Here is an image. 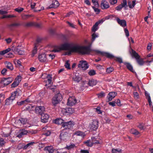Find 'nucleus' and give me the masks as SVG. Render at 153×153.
I'll return each mask as SVG.
<instances>
[{
    "label": "nucleus",
    "mask_w": 153,
    "mask_h": 153,
    "mask_svg": "<svg viewBox=\"0 0 153 153\" xmlns=\"http://www.w3.org/2000/svg\"><path fill=\"white\" fill-rule=\"evenodd\" d=\"M62 50H68L66 55H70L72 53H78L82 54H89L90 52V49L88 46H81L78 45H74L72 43H65L62 45Z\"/></svg>",
    "instance_id": "nucleus-1"
},
{
    "label": "nucleus",
    "mask_w": 153,
    "mask_h": 153,
    "mask_svg": "<svg viewBox=\"0 0 153 153\" xmlns=\"http://www.w3.org/2000/svg\"><path fill=\"white\" fill-rule=\"evenodd\" d=\"M54 123L57 124H62V126L66 129L72 128L75 124L74 122L72 121H67V120H63L61 118L56 119L54 120Z\"/></svg>",
    "instance_id": "nucleus-2"
},
{
    "label": "nucleus",
    "mask_w": 153,
    "mask_h": 153,
    "mask_svg": "<svg viewBox=\"0 0 153 153\" xmlns=\"http://www.w3.org/2000/svg\"><path fill=\"white\" fill-rule=\"evenodd\" d=\"M130 53L132 56L134 57L136 59L137 62L140 65H143L145 63L143 59L140 58V56L133 49H131V52Z\"/></svg>",
    "instance_id": "nucleus-3"
},
{
    "label": "nucleus",
    "mask_w": 153,
    "mask_h": 153,
    "mask_svg": "<svg viewBox=\"0 0 153 153\" xmlns=\"http://www.w3.org/2000/svg\"><path fill=\"white\" fill-rule=\"evenodd\" d=\"M13 80V79L11 77L3 78L0 82V86L2 87H5L11 83Z\"/></svg>",
    "instance_id": "nucleus-4"
},
{
    "label": "nucleus",
    "mask_w": 153,
    "mask_h": 153,
    "mask_svg": "<svg viewBox=\"0 0 153 153\" xmlns=\"http://www.w3.org/2000/svg\"><path fill=\"white\" fill-rule=\"evenodd\" d=\"M70 136L69 132H67V130H63L60 133L59 137L61 140H64L69 139Z\"/></svg>",
    "instance_id": "nucleus-5"
},
{
    "label": "nucleus",
    "mask_w": 153,
    "mask_h": 153,
    "mask_svg": "<svg viewBox=\"0 0 153 153\" xmlns=\"http://www.w3.org/2000/svg\"><path fill=\"white\" fill-rule=\"evenodd\" d=\"M78 67L83 70H86L88 68V66L87 62L85 61L82 60L79 62Z\"/></svg>",
    "instance_id": "nucleus-6"
},
{
    "label": "nucleus",
    "mask_w": 153,
    "mask_h": 153,
    "mask_svg": "<svg viewBox=\"0 0 153 153\" xmlns=\"http://www.w3.org/2000/svg\"><path fill=\"white\" fill-rule=\"evenodd\" d=\"M12 50L14 52H16L19 55H22L24 54L22 47L21 46H18L17 47H13Z\"/></svg>",
    "instance_id": "nucleus-7"
},
{
    "label": "nucleus",
    "mask_w": 153,
    "mask_h": 153,
    "mask_svg": "<svg viewBox=\"0 0 153 153\" xmlns=\"http://www.w3.org/2000/svg\"><path fill=\"white\" fill-rule=\"evenodd\" d=\"M98 122L96 120H94L92 123L89 126L90 129L91 130H95L98 128Z\"/></svg>",
    "instance_id": "nucleus-8"
},
{
    "label": "nucleus",
    "mask_w": 153,
    "mask_h": 153,
    "mask_svg": "<svg viewBox=\"0 0 153 153\" xmlns=\"http://www.w3.org/2000/svg\"><path fill=\"white\" fill-rule=\"evenodd\" d=\"M46 78L47 80L45 81L46 83L45 85L47 87V88H49V87L52 85L53 84V83L52 82V78L51 75L50 74L47 75L46 77Z\"/></svg>",
    "instance_id": "nucleus-9"
},
{
    "label": "nucleus",
    "mask_w": 153,
    "mask_h": 153,
    "mask_svg": "<svg viewBox=\"0 0 153 153\" xmlns=\"http://www.w3.org/2000/svg\"><path fill=\"white\" fill-rule=\"evenodd\" d=\"M76 100L74 97H70L68 99L67 105L72 106L74 105L76 103Z\"/></svg>",
    "instance_id": "nucleus-10"
},
{
    "label": "nucleus",
    "mask_w": 153,
    "mask_h": 153,
    "mask_svg": "<svg viewBox=\"0 0 153 153\" xmlns=\"http://www.w3.org/2000/svg\"><path fill=\"white\" fill-rule=\"evenodd\" d=\"M38 58L40 62H46L48 61L46 55L45 53L39 54Z\"/></svg>",
    "instance_id": "nucleus-11"
},
{
    "label": "nucleus",
    "mask_w": 153,
    "mask_h": 153,
    "mask_svg": "<svg viewBox=\"0 0 153 153\" xmlns=\"http://www.w3.org/2000/svg\"><path fill=\"white\" fill-rule=\"evenodd\" d=\"M41 115V120L42 122L44 123H45L48 122L49 117V115L44 113H42Z\"/></svg>",
    "instance_id": "nucleus-12"
},
{
    "label": "nucleus",
    "mask_w": 153,
    "mask_h": 153,
    "mask_svg": "<svg viewBox=\"0 0 153 153\" xmlns=\"http://www.w3.org/2000/svg\"><path fill=\"white\" fill-rule=\"evenodd\" d=\"M21 77L20 76H18L15 80V81L11 85V87L12 88H15L17 86L21 81Z\"/></svg>",
    "instance_id": "nucleus-13"
},
{
    "label": "nucleus",
    "mask_w": 153,
    "mask_h": 153,
    "mask_svg": "<svg viewBox=\"0 0 153 153\" xmlns=\"http://www.w3.org/2000/svg\"><path fill=\"white\" fill-rule=\"evenodd\" d=\"M117 95V93L115 92H109L108 96H107L108 101H111Z\"/></svg>",
    "instance_id": "nucleus-14"
},
{
    "label": "nucleus",
    "mask_w": 153,
    "mask_h": 153,
    "mask_svg": "<svg viewBox=\"0 0 153 153\" xmlns=\"http://www.w3.org/2000/svg\"><path fill=\"white\" fill-rule=\"evenodd\" d=\"M96 52L97 53H98L100 54L103 56H105L109 58H112L114 57L113 55L109 53H104L103 52L100 51H96Z\"/></svg>",
    "instance_id": "nucleus-15"
},
{
    "label": "nucleus",
    "mask_w": 153,
    "mask_h": 153,
    "mask_svg": "<svg viewBox=\"0 0 153 153\" xmlns=\"http://www.w3.org/2000/svg\"><path fill=\"white\" fill-rule=\"evenodd\" d=\"M101 7L102 9H106L109 7V4L107 1L103 0L102 1L101 4Z\"/></svg>",
    "instance_id": "nucleus-16"
},
{
    "label": "nucleus",
    "mask_w": 153,
    "mask_h": 153,
    "mask_svg": "<svg viewBox=\"0 0 153 153\" xmlns=\"http://www.w3.org/2000/svg\"><path fill=\"white\" fill-rule=\"evenodd\" d=\"M118 23L121 26L124 27L126 26V21L124 20H120L119 18L117 19Z\"/></svg>",
    "instance_id": "nucleus-17"
},
{
    "label": "nucleus",
    "mask_w": 153,
    "mask_h": 153,
    "mask_svg": "<svg viewBox=\"0 0 153 153\" xmlns=\"http://www.w3.org/2000/svg\"><path fill=\"white\" fill-rule=\"evenodd\" d=\"M59 5V4L58 1L56 0H53L52 4L49 6V8L57 7Z\"/></svg>",
    "instance_id": "nucleus-18"
},
{
    "label": "nucleus",
    "mask_w": 153,
    "mask_h": 153,
    "mask_svg": "<svg viewBox=\"0 0 153 153\" xmlns=\"http://www.w3.org/2000/svg\"><path fill=\"white\" fill-rule=\"evenodd\" d=\"M44 150L48 153H53L54 149L52 146H47L45 147Z\"/></svg>",
    "instance_id": "nucleus-19"
},
{
    "label": "nucleus",
    "mask_w": 153,
    "mask_h": 153,
    "mask_svg": "<svg viewBox=\"0 0 153 153\" xmlns=\"http://www.w3.org/2000/svg\"><path fill=\"white\" fill-rule=\"evenodd\" d=\"M127 4V2L123 1L122 3L116 7V10L119 11L121 10L123 7H126Z\"/></svg>",
    "instance_id": "nucleus-20"
},
{
    "label": "nucleus",
    "mask_w": 153,
    "mask_h": 153,
    "mask_svg": "<svg viewBox=\"0 0 153 153\" xmlns=\"http://www.w3.org/2000/svg\"><path fill=\"white\" fill-rule=\"evenodd\" d=\"M92 142H91L90 144L87 145V146H89L91 147L94 144H97L100 143L99 141L95 139V137H93L91 138Z\"/></svg>",
    "instance_id": "nucleus-21"
},
{
    "label": "nucleus",
    "mask_w": 153,
    "mask_h": 153,
    "mask_svg": "<svg viewBox=\"0 0 153 153\" xmlns=\"http://www.w3.org/2000/svg\"><path fill=\"white\" fill-rule=\"evenodd\" d=\"M6 67L11 71H12L13 69V66L11 63L10 62L6 61L4 62Z\"/></svg>",
    "instance_id": "nucleus-22"
},
{
    "label": "nucleus",
    "mask_w": 153,
    "mask_h": 153,
    "mask_svg": "<svg viewBox=\"0 0 153 153\" xmlns=\"http://www.w3.org/2000/svg\"><path fill=\"white\" fill-rule=\"evenodd\" d=\"M124 64L126 66L127 68L129 71L132 72H134V71L133 70V67L130 63L124 62Z\"/></svg>",
    "instance_id": "nucleus-23"
},
{
    "label": "nucleus",
    "mask_w": 153,
    "mask_h": 153,
    "mask_svg": "<svg viewBox=\"0 0 153 153\" xmlns=\"http://www.w3.org/2000/svg\"><path fill=\"white\" fill-rule=\"evenodd\" d=\"M27 122V120L26 119L21 118L17 121V123H21L23 125L26 124Z\"/></svg>",
    "instance_id": "nucleus-24"
},
{
    "label": "nucleus",
    "mask_w": 153,
    "mask_h": 153,
    "mask_svg": "<svg viewBox=\"0 0 153 153\" xmlns=\"http://www.w3.org/2000/svg\"><path fill=\"white\" fill-rule=\"evenodd\" d=\"M27 131L25 129L20 130V133L17 135V137L19 138H20L22 137L23 135L27 134Z\"/></svg>",
    "instance_id": "nucleus-25"
},
{
    "label": "nucleus",
    "mask_w": 153,
    "mask_h": 153,
    "mask_svg": "<svg viewBox=\"0 0 153 153\" xmlns=\"http://www.w3.org/2000/svg\"><path fill=\"white\" fill-rule=\"evenodd\" d=\"M81 78L80 76L78 75V74L76 73L75 76L73 77L74 80L77 82H79L81 80Z\"/></svg>",
    "instance_id": "nucleus-26"
},
{
    "label": "nucleus",
    "mask_w": 153,
    "mask_h": 153,
    "mask_svg": "<svg viewBox=\"0 0 153 153\" xmlns=\"http://www.w3.org/2000/svg\"><path fill=\"white\" fill-rule=\"evenodd\" d=\"M76 148V147L75 144L72 143H71L69 145H67L65 148L68 150H71Z\"/></svg>",
    "instance_id": "nucleus-27"
},
{
    "label": "nucleus",
    "mask_w": 153,
    "mask_h": 153,
    "mask_svg": "<svg viewBox=\"0 0 153 153\" xmlns=\"http://www.w3.org/2000/svg\"><path fill=\"white\" fill-rule=\"evenodd\" d=\"M19 94L17 91H15L11 94V96L10 97L12 100H14L16 97H17L19 96Z\"/></svg>",
    "instance_id": "nucleus-28"
},
{
    "label": "nucleus",
    "mask_w": 153,
    "mask_h": 153,
    "mask_svg": "<svg viewBox=\"0 0 153 153\" xmlns=\"http://www.w3.org/2000/svg\"><path fill=\"white\" fill-rule=\"evenodd\" d=\"M53 97L56 98V100H58L60 102L62 100V94L59 93L55 94Z\"/></svg>",
    "instance_id": "nucleus-29"
},
{
    "label": "nucleus",
    "mask_w": 153,
    "mask_h": 153,
    "mask_svg": "<svg viewBox=\"0 0 153 153\" xmlns=\"http://www.w3.org/2000/svg\"><path fill=\"white\" fill-rule=\"evenodd\" d=\"M84 134L83 132L80 131H75L73 134V136L76 135L77 136H84Z\"/></svg>",
    "instance_id": "nucleus-30"
},
{
    "label": "nucleus",
    "mask_w": 153,
    "mask_h": 153,
    "mask_svg": "<svg viewBox=\"0 0 153 153\" xmlns=\"http://www.w3.org/2000/svg\"><path fill=\"white\" fill-rule=\"evenodd\" d=\"M97 83V81L94 79H92L90 80L88 83V85L91 86H93L95 85Z\"/></svg>",
    "instance_id": "nucleus-31"
},
{
    "label": "nucleus",
    "mask_w": 153,
    "mask_h": 153,
    "mask_svg": "<svg viewBox=\"0 0 153 153\" xmlns=\"http://www.w3.org/2000/svg\"><path fill=\"white\" fill-rule=\"evenodd\" d=\"M37 44H36L34 45V48L32 51V54H31V56L32 57H33L37 53Z\"/></svg>",
    "instance_id": "nucleus-32"
},
{
    "label": "nucleus",
    "mask_w": 153,
    "mask_h": 153,
    "mask_svg": "<svg viewBox=\"0 0 153 153\" xmlns=\"http://www.w3.org/2000/svg\"><path fill=\"white\" fill-rule=\"evenodd\" d=\"M74 112V109L71 108H69L66 109L65 112L69 114H71Z\"/></svg>",
    "instance_id": "nucleus-33"
},
{
    "label": "nucleus",
    "mask_w": 153,
    "mask_h": 153,
    "mask_svg": "<svg viewBox=\"0 0 153 153\" xmlns=\"http://www.w3.org/2000/svg\"><path fill=\"white\" fill-rule=\"evenodd\" d=\"M52 103L53 105L55 106L56 105L60 102V101L58 100H56L55 98H53V97L52 99Z\"/></svg>",
    "instance_id": "nucleus-34"
},
{
    "label": "nucleus",
    "mask_w": 153,
    "mask_h": 153,
    "mask_svg": "<svg viewBox=\"0 0 153 153\" xmlns=\"http://www.w3.org/2000/svg\"><path fill=\"white\" fill-rule=\"evenodd\" d=\"M61 46V45L59 46H57L55 47L52 50V51L54 52H58L61 51H62V50Z\"/></svg>",
    "instance_id": "nucleus-35"
},
{
    "label": "nucleus",
    "mask_w": 153,
    "mask_h": 153,
    "mask_svg": "<svg viewBox=\"0 0 153 153\" xmlns=\"http://www.w3.org/2000/svg\"><path fill=\"white\" fill-rule=\"evenodd\" d=\"M13 62L17 66L20 67L21 66V62L20 61V60L15 59Z\"/></svg>",
    "instance_id": "nucleus-36"
},
{
    "label": "nucleus",
    "mask_w": 153,
    "mask_h": 153,
    "mask_svg": "<svg viewBox=\"0 0 153 153\" xmlns=\"http://www.w3.org/2000/svg\"><path fill=\"white\" fill-rule=\"evenodd\" d=\"M13 100H12L10 97L7 99L6 100V104L7 105H9L12 103Z\"/></svg>",
    "instance_id": "nucleus-37"
},
{
    "label": "nucleus",
    "mask_w": 153,
    "mask_h": 153,
    "mask_svg": "<svg viewBox=\"0 0 153 153\" xmlns=\"http://www.w3.org/2000/svg\"><path fill=\"white\" fill-rule=\"evenodd\" d=\"M135 4V1H133L132 2L131 1L128 2V5L129 8H133Z\"/></svg>",
    "instance_id": "nucleus-38"
},
{
    "label": "nucleus",
    "mask_w": 153,
    "mask_h": 153,
    "mask_svg": "<svg viewBox=\"0 0 153 153\" xmlns=\"http://www.w3.org/2000/svg\"><path fill=\"white\" fill-rule=\"evenodd\" d=\"M111 152L112 153H120L122 152V150L121 149H116L113 148L112 149Z\"/></svg>",
    "instance_id": "nucleus-39"
},
{
    "label": "nucleus",
    "mask_w": 153,
    "mask_h": 153,
    "mask_svg": "<svg viewBox=\"0 0 153 153\" xmlns=\"http://www.w3.org/2000/svg\"><path fill=\"white\" fill-rule=\"evenodd\" d=\"M34 106L31 105L27 106L26 108V110L30 111H33L34 110Z\"/></svg>",
    "instance_id": "nucleus-40"
},
{
    "label": "nucleus",
    "mask_w": 153,
    "mask_h": 153,
    "mask_svg": "<svg viewBox=\"0 0 153 153\" xmlns=\"http://www.w3.org/2000/svg\"><path fill=\"white\" fill-rule=\"evenodd\" d=\"M98 25L97 23H96L94 25H93L92 28V31L93 32H95L98 28Z\"/></svg>",
    "instance_id": "nucleus-41"
},
{
    "label": "nucleus",
    "mask_w": 153,
    "mask_h": 153,
    "mask_svg": "<svg viewBox=\"0 0 153 153\" xmlns=\"http://www.w3.org/2000/svg\"><path fill=\"white\" fill-rule=\"evenodd\" d=\"M114 70V69L113 67H111L107 68L106 70V72L107 73L110 74Z\"/></svg>",
    "instance_id": "nucleus-42"
},
{
    "label": "nucleus",
    "mask_w": 153,
    "mask_h": 153,
    "mask_svg": "<svg viewBox=\"0 0 153 153\" xmlns=\"http://www.w3.org/2000/svg\"><path fill=\"white\" fill-rule=\"evenodd\" d=\"M65 67L68 69H71V68L70 67V65L69 63V61L67 60L65 64Z\"/></svg>",
    "instance_id": "nucleus-43"
},
{
    "label": "nucleus",
    "mask_w": 153,
    "mask_h": 153,
    "mask_svg": "<svg viewBox=\"0 0 153 153\" xmlns=\"http://www.w3.org/2000/svg\"><path fill=\"white\" fill-rule=\"evenodd\" d=\"M5 143V142L2 138L0 139V147L2 146Z\"/></svg>",
    "instance_id": "nucleus-44"
},
{
    "label": "nucleus",
    "mask_w": 153,
    "mask_h": 153,
    "mask_svg": "<svg viewBox=\"0 0 153 153\" xmlns=\"http://www.w3.org/2000/svg\"><path fill=\"white\" fill-rule=\"evenodd\" d=\"M88 74L90 76H94L96 74V72L94 70H92L88 72Z\"/></svg>",
    "instance_id": "nucleus-45"
},
{
    "label": "nucleus",
    "mask_w": 153,
    "mask_h": 153,
    "mask_svg": "<svg viewBox=\"0 0 153 153\" xmlns=\"http://www.w3.org/2000/svg\"><path fill=\"white\" fill-rule=\"evenodd\" d=\"M98 37V35L96 34L95 33H94L92 35V41L93 42L95 40V38Z\"/></svg>",
    "instance_id": "nucleus-46"
},
{
    "label": "nucleus",
    "mask_w": 153,
    "mask_h": 153,
    "mask_svg": "<svg viewBox=\"0 0 153 153\" xmlns=\"http://www.w3.org/2000/svg\"><path fill=\"white\" fill-rule=\"evenodd\" d=\"M35 112L37 113H39V114H42L41 111H40V108H39L38 107H38H36L35 108Z\"/></svg>",
    "instance_id": "nucleus-47"
},
{
    "label": "nucleus",
    "mask_w": 153,
    "mask_h": 153,
    "mask_svg": "<svg viewBox=\"0 0 153 153\" xmlns=\"http://www.w3.org/2000/svg\"><path fill=\"white\" fill-rule=\"evenodd\" d=\"M100 107H98L95 109V111L98 114H101L102 113V111L100 110Z\"/></svg>",
    "instance_id": "nucleus-48"
},
{
    "label": "nucleus",
    "mask_w": 153,
    "mask_h": 153,
    "mask_svg": "<svg viewBox=\"0 0 153 153\" xmlns=\"http://www.w3.org/2000/svg\"><path fill=\"white\" fill-rule=\"evenodd\" d=\"M92 1L95 6L98 7L99 6L98 3V0H92Z\"/></svg>",
    "instance_id": "nucleus-49"
},
{
    "label": "nucleus",
    "mask_w": 153,
    "mask_h": 153,
    "mask_svg": "<svg viewBox=\"0 0 153 153\" xmlns=\"http://www.w3.org/2000/svg\"><path fill=\"white\" fill-rule=\"evenodd\" d=\"M31 16L29 15H24L22 16V18L23 19L26 20L31 17Z\"/></svg>",
    "instance_id": "nucleus-50"
},
{
    "label": "nucleus",
    "mask_w": 153,
    "mask_h": 153,
    "mask_svg": "<svg viewBox=\"0 0 153 153\" xmlns=\"http://www.w3.org/2000/svg\"><path fill=\"white\" fill-rule=\"evenodd\" d=\"M134 97L135 99H137L139 98V95L137 92H133Z\"/></svg>",
    "instance_id": "nucleus-51"
},
{
    "label": "nucleus",
    "mask_w": 153,
    "mask_h": 153,
    "mask_svg": "<svg viewBox=\"0 0 153 153\" xmlns=\"http://www.w3.org/2000/svg\"><path fill=\"white\" fill-rule=\"evenodd\" d=\"M24 10V9L22 7H18L15 9V11L19 13H20Z\"/></svg>",
    "instance_id": "nucleus-52"
},
{
    "label": "nucleus",
    "mask_w": 153,
    "mask_h": 153,
    "mask_svg": "<svg viewBox=\"0 0 153 153\" xmlns=\"http://www.w3.org/2000/svg\"><path fill=\"white\" fill-rule=\"evenodd\" d=\"M93 9L94 10V11L96 13V14H98L100 12V10L99 9L96 8L95 7L93 6L92 7Z\"/></svg>",
    "instance_id": "nucleus-53"
},
{
    "label": "nucleus",
    "mask_w": 153,
    "mask_h": 153,
    "mask_svg": "<svg viewBox=\"0 0 153 153\" xmlns=\"http://www.w3.org/2000/svg\"><path fill=\"white\" fill-rule=\"evenodd\" d=\"M110 3L112 5H114L117 3V0H108Z\"/></svg>",
    "instance_id": "nucleus-54"
},
{
    "label": "nucleus",
    "mask_w": 153,
    "mask_h": 153,
    "mask_svg": "<svg viewBox=\"0 0 153 153\" xmlns=\"http://www.w3.org/2000/svg\"><path fill=\"white\" fill-rule=\"evenodd\" d=\"M20 25V24L19 23H14L11 24L9 25L10 27H16Z\"/></svg>",
    "instance_id": "nucleus-55"
},
{
    "label": "nucleus",
    "mask_w": 153,
    "mask_h": 153,
    "mask_svg": "<svg viewBox=\"0 0 153 153\" xmlns=\"http://www.w3.org/2000/svg\"><path fill=\"white\" fill-rule=\"evenodd\" d=\"M115 104H116L118 106H121V105L120 103V100L118 99L117 100H115Z\"/></svg>",
    "instance_id": "nucleus-56"
},
{
    "label": "nucleus",
    "mask_w": 153,
    "mask_h": 153,
    "mask_svg": "<svg viewBox=\"0 0 153 153\" xmlns=\"http://www.w3.org/2000/svg\"><path fill=\"white\" fill-rule=\"evenodd\" d=\"M98 96L99 98H101L105 96V94L103 92H101L98 94Z\"/></svg>",
    "instance_id": "nucleus-57"
},
{
    "label": "nucleus",
    "mask_w": 153,
    "mask_h": 153,
    "mask_svg": "<svg viewBox=\"0 0 153 153\" xmlns=\"http://www.w3.org/2000/svg\"><path fill=\"white\" fill-rule=\"evenodd\" d=\"M34 22H30L25 24V26L26 27H30L33 26Z\"/></svg>",
    "instance_id": "nucleus-58"
},
{
    "label": "nucleus",
    "mask_w": 153,
    "mask_h": 153,
    "mask_svg": "<svg viewBox=\"0 0 153 153\" xmlns=\"http://www.w3.org/2000/svg\"><path fill=\"white\" fill-rule=\"evenodd\" d=\"M132 133L135 135H137L139 134V132L137 130L133 129L132 130Z\"/></svg>",
    "instance_id": "nucleus-59"
},
{
    "label": "nucleus",
    "mask_w": 153,
    "mask_h": 153,
    "mask_svg": "<svg viewBox=\"0 0 153 153\" xmlns=\"http://www.w3.org/2000/svg\"><path fill=\"white\" fill-rule=\"evenodd\" d=\"M116 61L119 62L120 63L123 62V61L122 58L120 57H116L115 59Z\"/></svg>",
    "instance_id": "nucleus-60"
},
{
    "label": "nucleus",
    "mask_w": 153,
    "mask_h": 153,
    "mask_svg": "<svg viewBox=\"0 0 153 153\" xmlns=\"http://www.w3.org/2000/svg\"><path fill=\"white\" fill-rule=\"evenodd\" d=\"M42 39L40 38H37L36 40V43L35 44H37V46H38V43L40 42L41 41Z\"/></svg>",
    "instance_id": "nucleus-61"
},
{
    "label": "nucleus",
    "mask_w": 153,
    "mask_h": 153,
    "mask_svg": "<svg viewBox=\"0 0 153 153\" xmlns=\"http://www.w3.org/2000/svg\"><path fill=\"white\" fill-rule=\"evenodd\" d=\"M108 104L110 105H111L113 107H114L116 106V104L115 101L110 102L108 103Z\"/></svg>",
    "instance_id": "nucleus-62"
},
{
    "label": "nucleus",
    "mask_w": 153,
    "mask_h": 153,
    "mask_svg": "<svg viewBox=\"0 0 153 153\" xmlns=\"http://www.w3.org/2000/svg\"><path fill=\"white\" fill-rule=\"evenodd\" d=\"M124 31L125 33L126 36L127 37H128L129 36V33L128 30L126 28H125L124 29Z\"/></svg>",
    "instance_id": "nucleus-63"
},
{
    "label": "nucleus",
    "mask_w": 153,
    "mask_h": 153,
    "mask_svg": "<svg viewBox=\"0 0 153 153\" xmlns=\"http://www.w3.org/2000/svg\"><path fill=\"white\" fill-rule=\"evenodd\" d=\"M24 103H25V101H24V100L19 102H17V104L18 105L20 106L23 105Z\"/></svg>",
    "instance_id": "nucleus-64"
}]
</instances>
